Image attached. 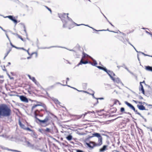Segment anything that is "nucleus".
Wrapping results in <instances>:
<instances>
[{
	"label": "nucleus",
	"instance_id": "f257e3e1",
	"mask_svg": "<svg viewBox=\"0 0 152 152\" xmlns=\"http://www.w3.org/2000/svg\"><path fill=\"white\" fill-rule=\"evenodd\" d=\"M68 13L66 14L64 13L59 15L60 18L62 21L63 27H66L67 26H69L71 23H74L77 26H80L84 25V24H78L74 22H73L72 19L68 16Z\"/></svg>",
	"mask_w": 152,
	"mask_h": 152
},
{
	"label": "nucleus",
	"instance_id": "f03ea898",
	"mask_svg": "<svg viewBox=\"0 0 152 152\" xmlns=\"http://www.w3.org/2000/svg\"><path fill=\"white\" fill-rule=\"evenodd\" d=\"M11 113V110L7 105L2 104L0 105V116L8 117Z\"/></svg>",
	"mask_w": 152,
	"mask_h": 152
},
{
	"label": "nucleus",
	"instance_id": "7ed1b4c3",
	"mask_svg": "<svg viewBox=\"0 0 152 152\" xmlns=\"http://www.w3.org/2000/svg\"><path fill=\"white\" fill-rule=\"evenodd\" d=\"M39 113V111L37 110L34 111L35 118L36 120L38 121L41 123H45L49 120V117L48 116H47L45 119L43 120H41L37 117V116L38 115V113Z\"/></svg>",
	"mask_w": 152,
	"mask_h": 152
},
{
	"label": "nucleus",
	"instance_id": "20e7f679",
	"mask_svg": "<svg viewBox=\"0 0 152 152\" xmlns=\"http://www.w3.org/2000/svg\"><path fill=\"white\" fill-rule=\"evenodd\" d=\"M89 56L87 54L83 53V56L81 59L80 62L77 64L76 66H78L82 64H86L88 63V61H83V60L86 57H88Z\"/></svg>",
	"mask_w": 152,
	"mask_h": 152
},
{
	"label": "nucleus",
	"instance_id": "39448f33",
	"mask_svg": "<svg viewBox=\"0 0 152 152\" xmlns=\"http://www.w3.org/2000/svg\"><path fill=\"white\" fill-rule=\"evenodd\" d=\"M32 102H35L37 103H38L37 104H35L32 107V108H31V110L32 111H33L34 109L37 106H42L44 107L45 106V105L43 104V105H42V103L40 102H38L36 100H32Z\"/></svg>",
	"mask_w": 152,
	"mask_h": 152
},
{
	"label": "nucleus",
	"instance_id": "423d86ee",
	"mask_svg": "<svg viewBox=\"0 0 152 152\" xmlns=\"http://www.w3.org/2000/svg\"><path fill=\"white\" fill-rule=\"evenodd\" d=\"M95 144H96V143L92 141H90L89 143H86V144L91 149H93L94 147L97 146H95Z\"/></svg>",
	"mask_w": 152,
	"mask_h": 152
},
{
	"label": "nucleus",
	"instance_id": "0eeeda50",
	"mask_svg": "<svg viewBox=\"0 0 152 152\" xmlns=\"http://www.w3.org/2000/svg\"><path fill=\"white\" fill-rule=\"evenodd\" d=\"M4 18H8L10 20H12V21L14 22V23L16 24L18 22L17 20L15 19V18L13 17V16L12 15H9L8 16H7L4 17Z\"/></svg>",
	"mask_w": 152,
	"mask_h": 152
},
{
	"label": "nucleus",
	"instance_id": "6e6552de",
	"mask_svg": "<svg viewBox=\"0 0 152 152\" xmlns=\"http://www.w3.org/2000/svg\"><path fill=\"white\" fill-rule=\"evenodd\" d=\"M124 103L125 104H126L127 105L128 107L130 108V109H132L134 111H135V108H134V107L131 104L129 103L127 101H125Z\"/></svg>",
	"mask_w": 152,
	"mask_h": 152
},
{
	"label": "nucleus",
	"instance_id": "1a4fd4ad",
	"mask_svg": "<svg viewBox=\"0 0 152 152\" xmlns=\"http://www.w3.org/2000/svg\"><path fill=\"white\" fill-rule=\"evenodd\" d=\"M20 100L23 102H28L27 98L23 96H20Z\"/></svg>",
	"mask_w": 152,
	"mask_h": 152
},
{
	"label": "nucleus",
	"instance_id": "9d476101",
	"mask_svg": "<svg viewBox=\"0 0 152 152\" xmlns=\"http://www.w3.org/2000/svg\"><path fill=\"white\" fill-rule=\"evenodd\" d=\"M51 99L56 104H58L59 105L62 106L61 105V103L57 99L54 98L53 97H51Z\"/></svg>",
	"mask_w": 152,
	"mask_h": 152
},
{
	"label": "nucleus",
	"instance_id": "9b49d317",
	"mask_svg": "<svg viewBox=\"0 0 152 152\" xmlns=\"http://www.w3.org/2000/svg\"><path fill=\"white\" fill-rule=\"evenodd\" d=\"M106 72L107 73L108 75L111 79L113 77V75H115V74L113 72L110 70H107L106 72Z\"/></svg>",
	"mask_w": 152,
	"mask_h": 152
},
{
	"label": "nucleus",
	"instance_id": "f8f14e48",
	"mask_svg": "<svg viewBox=\"0 0 152 152\" xmlns=\"http://www.w3.org/2000/svg\"><path fill=\"white\" fill-rule=\"evenodd\" d=\"M25 143H26L28 147L31 148L32 149H34V145L33 144H31L29 142L27 141H26Z\"/></svg>",
	"mask_w": 152,
	"mask_h": 152
},
{
	"label": "nucleus",
	"instance_id": "ddd939ff",
	"mask_svg": "<svg viewBox=\"0 0 152 152\" xmlns=\"http://www.w3.org/2000/svg\"><path fill=\"white\" fill-rule=\"evenodd\" d=\"M102 137H101L99 138H98V143H96V144H95V146H99L101 145L102 144Z\"/></svg>",
	"mask_w": 152,
	"mask_h": 152
},
{
	"label": "nucleus",
	"instance_id": "4468645a",
	"mask_svg": "<svg viewBox=\"0 0 152 152\" xmlns=\"http://www.w3.org/2000/svg\"><path fill=\"white\" fill-rule=\"evenodd\" d=\"M142 82L140 83V87L139 88L140 91H141L143 94H144L145 91L142 85Z\"/></svg>",
	"mask_w": 152,
	"mask_h": 152
},
{
	"label": "nucleus",
	"instance_id": "2eb2a0df",
	"mask_svg": "<svg viewBox=\"0 0 152 152\" xmlns=\"http://www.w3.org/2000/svg\"><path fill=\"white\" fill-rule=\"evenodd\" d=\"M93 136L91 137H96L99 138L102 137L100 134L97 133H95L92 134Z\"/></svg>",
	"mask_w": 152,
	"mask_h": 152
},
{
	"label": "nucleus",
	"instance_id": "dca6fc26",
	"mask_svg": "<svg viewBox=\"0 0 152 152\" xmlns=\"http://www.w3.org/2000/svg\"><path fill=\"white\" fill-rule=\"evenodd\" d=\"M112 79L113 80L114 82H116L117 83H119L121 82V81L118 78H114V77H113Z\"/></svg>",
	"mask_w": 152,
	"mask_h": 152
},
{
	"label": "nucleus",
	"instance_id": "f3484780",
	"mask_svg": "<svg viewBox=\"0 0 152 152\" xmlns=\"http://www.w3.org/2000/svg\"><path fill=\"white\" fill-rule=\"evenodd\" d=\"M51 48H65L64 47H62L55 46H51V47H43V48H41L42 49H49Z\"/></svg>",
	"mask_w": 152,
	"mask_h": 152
},
{
	"label": "nucleus",
	"instance_id": "a211bd4d",
	"mask_svg": "<svg viewBox=\"0 0 152 152\" xmlns=\"http://www.w3.org/2000/svg\"><path fill=\"white\" fill-rule=\"evenodd\" d=\"M137 107H138V108H139V109L140 110H145V107L143 105H137Z\"/></svg>",
	"mask_w": 152,
	"mask_h": 152
},
{
	"label": "nucleus",
	"instance_id": "6ab92c4d",
	"mask_svg": "<svg viewBox=\"0 0 152 152\" xmlns=\"http://www.w3.org/2000/svg\"><path fill=\"white\" fill-rule=\"evenodd\" d=\"M31 136L33 138H37V135L33 131L32 132V133L31 134Z\"/></svg>",
	"mask_w": 152,
	"mask_h": 152
},
{
	"label": "nucleus",
	"instance_id": "aec40b11",
	"mask_svg": "<svg viewBox=\"0 0 152 152\" xmlns=\"http://www.w3.org/2000/svg\"><path fill=\"white\" fill-rule=\"evenodd\" d=\"M145 69L147 71L152 72V67L149 66H145Z\"/></svg>",
	"mask_w": 152,
	"mask_h": 152
},
{
	"label": "nucleus",
	"instance_id": "412c9836",
	"mask_svg": "<svg viewBox=\"0 0 152 152\" xmlns=\"http://www.w3.org/2000/svg\"><path fill=\"white\" fill-rule=\"evenodd\" d=\"M19 124L21 128L24 129H25V128H26V127L25 126L24 124H22L20 120H19Z\"/></svg>",
	"mask_w": 152,
	"mask_h": 152
},
{
	"label": "nucleus",
	"instance_id": "4be33fe9",
	"mask_svg": "<svg viewBox=\"0 0 152 152\" xmlns=\"http://www.w3.org/2000/svg\"><path fill=\"white\" fill-rule=\"evenodd\" d=\"M107 147V146L106 145H104L102 148L100 149V151L101 152L104 151L105 150Z\"/></svg>",
	"mask_w": 152,
	"mask_h": 152
},
{
	"label": "nucleus",
	"instance_id": "5701e85b",
	"mask_svg": "<svg viewBox=\"0 0 152 152\" xmlns=\"http://www.w3.org/2000/svg\"><path fill=\"white\" fill-rule=\"evenodd\" d=\"M96 67L99 69L103 70L105 72H106V71H107V69L105 67H102L100 66H97Z\"/></svg>",
	"mask_w": 152,
	"mask_h": 152
},
{
	"label": "nucleus",
	"instance_id": "b1692460",
	"mask_svg": "<svg viewBox=\"0 0 152 152\" xmlns=\"http://www.w3.org/2000/svg\"><path fill=\"white\" fill-rule=\"evenodd\" d=\"M85 26H88L90 28H92L94 30H95L96 31H109L108 30V29H107V30H96L94 28H93L92 27H90L89 26H88V25H84Z\"/></svg>",
	"mask_w": 152,
	"mask_h": 152
},
{
	"label": "nucleus",
	"instance_id": "393cba45",
	"mask_svg": "<svg viewBox=\"0 0 152 152\" xmlns=\"http://www.w3.org/2000/svg\"><path fill=\"white\" fill-rule=\"evenodd\" d=\"M30 79L36 85H37L38 84V82H37V81H36V80L35 79L34 77H31V78Z\"/></svg>",
	"mask_w": 152,
	"mask_h": 152
},
{
	"label": "nucleus",
	"instance_id": "a878e982",
	"mask_svg": "<svg viewBox=\"0 0 152 152\" xmlns=\"http://www.w3.org/2000/svg\"><path fill=\"white\" fill-rule=\"evenodd\" d=\"M72 137L71 135H69L66 137V139L68 140H71L72 139Z\"/></svg>",
	"mask_w": 152,
	"mask_h": 152
},
{
	"label": "nucleus",
	"instance_id": "bb28decb",
	"mask_svg": "<svg viewBox=\"0 0 152 152\" xmlns=\"http://www.w3.org/2000/svg\"><path fill=\"white\" fill-rule=\"evenodd\" d=\"M67 86H68V87H71L72 88H73L74 89H75V90H77V91H80V92H85V93H87V94H89V93H88V92H87V91H79L78 90H77V89H76V88H73V87H70V86H68V85H67Z\"/></svg>",
	"mask_w": 152,
	"mask_h": 152
},
{
	"label": "nucleus",
	"instance_id": "cd10ccee",
	"mask_svg": "<svg viewBox=\"0 0 152 152\" xmlns=\"http://www.w3.org/2000/svg\"><path fill=\"white\" fill-rule=\"evenodd\" d=\"M89 63L90 64H91L92 65L94 66H96L97 64L96 61L95 60L94 61L93 63H92L91 62H90Z\"/></svg>",
	"mask_w": 152,
	"mask_h": 152
},
{
	"label": "nucleus",
	"instance_id": "c85d7f7f",
	"mask_svg": "<svg viewBox=\"0 0 152 152\" xmlns=\"http://www.w3.org/2000/svg\"><path fill=\"white\" fill-rule=\"evenodd\" d=\"M102 14H103V15L105 17V18L107 20V21L113 27H114V26L112 24V23L110 22L109 21V20H108V19H107V18L105 17V16L104 15V14H103L102 13Z\"/></svg>",
	"mask_w": 152,
	"mask_h": 152
},
{
	"label": "nucleus",
	"instance_id": "c756f323",
	"mask_svg": "<svg viewBox=\"0 0 152 152\" xmlns=\"http://www.w3.org/2000/svg\"><path fill=\"white\" fill-rule=\"evenodd\" d=\"M16 35L22 41L24 42L25 41V40L23 39V38H22V37L20 36L18 34H16Z\"/></svg>",
	"mask_w": 152,
	"mask_h": 152
},
{
	"label": "nucleus",
	"instance_id": "7c9ffc66",
	"mask_svg": "<svg viewBox=\"0 0 152 152\" xmlns=\"http://www.w3.org/2000/svg\"><path fill=\"white\" fill-rule=\"evenodd\" d=\"M15 48L17 49H21V50H26L25 49L23 48H19V47H15Z\"/></svg>",
	"mask_w": 152,
	"mask_h": 152
},
{
	"label": "nucleus",
	"instance_id": "2f4dec72",
	"mask_svg": "<svg viewBox=\"0 0 152 152\" xmlns=\"http://www.w3.org/2000/svg\"><path fill=\"white\" fill-rule=\"evenodd\" d=\"M121 66L124 67L127 70H128V69L127 67L124 64H123Z\"/></svg>",
	"mask_w": 152,
	"mask_h": 152
},
{
	"label": "nucleus",
	"instance_id": "473e14b6",
	"mask_svg": "<svg viewBox=\"0 0 152 152\" xmlns=\"http://www.w3.org/2000/svg\"><path fill=\"white\" fill-rule=\"evenodd\" d=\"M11 50V49L10 48L9 51H8L7 53L5 54V57H7V56L8 55L9 53L10 52V51Z\"/></svg>",
	"mask_w": 152,
	"mask_h": 152
},
{
	"label": "nucleus",
	"instance_id": "72a5a7b5",
	"mask_svg": "<svg viewBox=\"0 0 152 152\" xmlns=\"http://www.w3.org/2000/svg\"><path fill=\"white\" fill-rule=\"evenodd\" d=\"M25 130H27L29 131H31V132H32V131H33L28 127H26L25 128Z\"/></svg>",
	"mask_w": 152,
	"mask_h": 152
},
{
	"label": "nucleus",
	"instance_id": "f704fd0d",
	"mask_svg": "<svg viewBox=\"0 0 152 152\" xmlns=\"http://www.w3.org/2000/svg\"><path fill=\"white\" fill-rule=\"evenodd\" d=\"M66 84H67V81H66ZM56 84H60L63 86H67V85L66 84H65V85L62 84L59 82L56 83Z\"/></svg>",
	"mask_w": 152,
	"mask_h": 152
},
{
	"label": "nucleus",
	"instance_id": "c9c22d12",
	"mask_svg": "<svg viewBox=\"0 0 152 152\" xmlns=\"http://www.w3.org/2000/svg\"><path fill=\"white\" fill-rule=\"evenodd\" d=\"M45 131L47 132H50V129L48 128H47L45 129Z\"/></svg>",
	"mask_w": 152,
	"mask_h": 152
},
{
	"label": "nucleus",
	"instance_id": "e433bc0d",
	"mask_svg": "<svg viewBox=\"0 0 152 152\" xmlns=\"http://www.w3.org/2000/svg\"><path fill=\"white\" fill-rule=\"evenodd\" d=\"M125 110V109L124 107H121L120 109V111L121 112H124Z\"/></svg>",
	"mask_w": 152,
	"mask_h": 152
},
{
	"label": "nucleus",
	"instance_id": "4c0bfd02",
	"mask_svg": "<svg viewBox=\"0 0 152 152\" xmlns=\"http://www.w3.org/2000/svg\"><path fill=\"white\" fill-rule=\"evenodd\" d=\"M23 28H24V31H25V33L26 34V35L27 36V32L26 31V28H25V26H23Z\"/></svg>",
	"mask_w": 152,
	"mask_h": 152
},
{
	"label": "nucleus",
	"instance_id": "58836bf2",
	"mask_svg": "<svg viewBox=\"0 0 152 152\" xmlns=\"http://www.w3.org/2000/svg\"><path fill=\"white\" fill-rule=\"evenodd\" d=\"M7 150L9 151H12L17 152H18V151L16 150H12V149H7Z\"/></svg>",
	"mask_w": 152,
	"mask_h": 152
},
{
	"label": "nucleus",
	"instance_id": "ea45409f",
	"mask_svg": "<svg viewBox=\"0 0 152 152\" xmlns=\"http://www.w3.org/2000/svg\"><path fill=\"white\" fill-rule=\"evenodd\" d=\"M45 7L49 10V11L50 13H51V10L49 8H48V7H47V6H45Z\"/></svg>",
	"mask_w": 152,
	"mask_h": 152
},
{
	"label": "nucleus",
	"instance_id": "a19ab883",
	"mask_svg": "<svg viewBox=\"0 0 152 152\" xmlns=\"http://www.w3.org/2000/svg\"><path fill=\"white\" fill-rule=\"evenodd\" d=\"M11 1L15 2L16 3H18L19 1L18 0H10Z\"/></svg>",
	"mask_w": 152,
	"mask_h": 152
},
{
	"label": "nucleus",
	"instance_id": "79ce46f5",
	"mask_svg": "<svg viewBox=\"0 0 152 152\" xmlns=\"http://www.w3.org/2000/svg\"><path fill=\"white\" fill-rule=\"evenodd\" d=\"M10 45H11V46L12 47H13V48H15V47H16V46H14V45H13L12 44V43H11V41H10Z\"/></svg>",
	"mask_w": 152,
	"mask_h": 152
},
{
	"label": "nucleus",
	"instance_id": "37998d69",
	"mask_svg": "<svg viewBox=\"0 0 152 152\" xmlns=\"http://www.w3.org/2000/svg\"><path fill=\"white\" fill-rule=\"evenodd\" d=\"M139 53H141L143 55L145 56H150L149 55H147V54H145L144 53H143V52H140V51H139Z\"/></svg>",
	"mask_w": 152,
	"mask_h": 152
},
{
	"label": "nucleus",
	"instance_id": "c03bdc74",
	"mask_svg": "<svg viewBox=\"0 0 152 152\" xmlns=\"http://www.w3.org/2000/svg\"><path fill=\"white\" fill-rule=\"evenodd\" d=\"M0 136L3 137H4V138H6L7 137V136L5 135L2 134V135H0Z\"/></svg>",
	"mask_w": 152,
	"mask_h": 152
},
{
	"label": "nucleus",
	"instance_id": "a18cd8bd",
	"mask_svg": "<svg viewBox=\"0 0 152 152\" xmlns=\"http://www.w3.org/2000/svg\"><path fill=\"white\" fill-rule=\"evenodd\" d=\"M5 34H6V35L7 37V38H8V40H9V41H10V39L7 34V33H5Z\"/></svg>",
	"mask_w": 152,
	"mask_h": 152
},
{
	"label": "nucleus",
	"instance_id": "49530a36",
	"mask_svg": "<svg viewBox=\"0 0 152 152\" xmlns=\"http://www.w3.org/2000/svg\"><path fill=\"white\" fill-rule=\"evenodd\" d=\"M4 68L3 69V70L4 71H6L7 73V70L6 69H5V66H4Z\"/></svg>",
	"mask_w": 152,
	"mask_h": 152
},
{
	"label": "nucleus",
	"instance_id": "de8ad7c7",
	"mask_svg": "<svg viewBox=\"0 0 152 152\" xmlns=\"http://www.w3.org/2000/svg\"><path fill=\"white\" fill-rule=\"evenodd\" d=\"M138 115H140V117H141L143 119H144V117L143 116H142L140 113H139L138 114Z\"/></svg>",
	"mask_w": 152,
	"mask_h": 152
},
{
	"label": "nucleus",
	"instance_id": "09e8293b",
	"mask_svg": "<svg viewBox=\"0 0 152 152\" xmlns=\"http://www.w3.org/2000/svg\"><path fill=\"white\" fill-rule=\"evenodd\" d=\"M94 92V93H93V94H91V95L92 96H93V97L94 98H95V99H97V98H96L94 97V92Z\"/></svg>",
	"mask_w": 152,
	"mask_h": 152
},
{
	"label": "nucleus",
	"instance_id": "8fccbe9b",
	"mask_svg": "<svg viewBox=\"0 0 152 152\" xmlns=\"http://www.w3.org/2000/svg\"><path fill=\"white\" fill-rule=\"evenodd\" d=\"M124 113H126V114H129V115H130V116L131 117H132V114L130 113L129 112L127 113V112H125Z\"/></svg>",
	"mask_w": 152,
	"mask_h": 152
},
{
	"label": "nucleus",
	"instance_id": "3c124183",
	"mask_svg": "<svg viewBox=\"0 0 152 152\" xmlns=\"http://www.w3.org/2000/svg\"><path fill=\"white\" fill-rule=\"evenodd\" d=\"M138 98L140 99H143L142 97L141 96H138Z\"/></svg>",
	"mask_w": 152,
	"mask_h": 152
},
{
	"label": "nucleus",
	"instance_id": "603ef678",
	"mask_svg": "<svg viewBox=\"0 0 152 152\" xmlns=\"http://www.w3.org/2000/svg\"><path fill=\"white\" fill-rule=\"evenodd\" d=\"M77 152H83V151L80 150H78L77 151Z\"/></svg>",
	"mask_w": 152,
	"mask_h": 152
},
{
	"label": "nucleus",
	"instance_id": "864d4df0",
	"mask_svg": "<svg viewBox=\"0 0 152 152\" xmlns=\"http://www.w3.org/2000/svg\"><path fill=\"white\" fill-rule=\"evenodd\" d=\"M132 75H133V72H131L130 71H129V69H128V70H127Z\"/></svg>",
	"mask_w": 152,
	"mask_h": 152
},
{
	"label": "nucleus",
	"instance_id": "5fc2aeb1",
	"mask_svg": "<svg viewBox=\"0 0 152 152\" xmlns=\"http://www.w3.org/2000/svg\"><path fill=\"white\" fill-rule=\"evenodd\" d=\"M36 54V57H37V53L36 52H35V53H32V54H31V55H32V54Z\"/></svg>",
	"mask_w": 152,
	"mask_h": 152
},
{
	"label": "nucleus",
	"instance_id": "6e6d98bb",
	"mask_svg": "<svg viewBox=\"0 0 152 152\" xmlns=\"http://www.w3.org/2000/svg\"><path fill=\"white\" fill-rule=\"evenodd\" d=\"M136 113V114H137L138 115L139 113H139L137 111V110H135V111H134Z\"/></svg>",
	"mask_w": 152,
	"mask_h": 152
},
{
	"label": "nucleus",
	"instance_id": "4d7b16f0",
	"mask_svg": "<svg viewBox=\"0 0 152 152\" xmlns=\"http://www.w3.org/2000/svg\"><path fill=\"white\" fill-rule=\"evenodd\" d=\"M133 101L136 104H137V103H138V102L137 101L135 100H133Z\"/></svg>",
	"mask_w": 152,
	"mask_h": 152
},
{
	"label": "nucleus",
	"instance_id": "13d9d810",
	"mask_svg": "<svg viewBox=\"0 0 152 152\" xmlns=\"http://www.w3.org/2000/svg\"><path fill=\"white\" fill-rule=\"evenodd\" d=\"M146 33H147V34H150L152 37V34H151L149 32H148V31H146Z\"/></svg>",
	"mask_w": 152,
	"mask_h": 152
},
{
	"label": "nucleus",
	"instance_id": "bf43d9fd",
	"mask_svg": "<svg viewBox=\"0 0 152 152\" xmlns=\"http://www.w3.org/2000/svg\"><path fill=\"white\" fill-rule=\"evenodd\" d=\"M29 50V49H28V50H25V51H26V52H27V53H28V54L29 55H30V53H29V52H28V50Z\"/></svg>",
	"mask_w": 152,
	"mask_h": 152
},
{
	"label": "nucleus",
	"instance_id": "052dcab7",
	"mask_svg": "<svg viewBox=\"0 0 152 152\" xmlns=\"http://www.w3.org/2000/svg\"><path fill=\"white\" fill-rule=\"evenodd\" d=\"M137 58H138V61H140V58H139V54H137Z\"/></svg>",
	"mask_w": 152,
	"mask_h": 152
},
{
	"label": "nucleus",
	"instance_id": "680f3d73",
	"mask_svg": "<svg viewBox=\"0 0 152 152\" xmlns=\"http://www.w3.org/2000/svg\"><path fill=\"white\" fill-rule=\"evenodd\" d=\"M28 76V77L29 78V79H31V76L29 75H27Z\"/></svg>",
	"mask_w": 152,
	"mask_h": 152
},
{
	"label": "nucleus",
	"instance_id": "e2e57ef3",
	"mask_svg": "<svg viewBox=\"0 0 152 152\" xmlns=\"http://www.w3.org/2000/svg\"><path fill=\"white\" fill-rule=\"evenodd\" d=\"M133 47V48H134V50H136V51L137 53H139V51H138L136 50V49L134 47Z\"/></svg>",
	"mask_w": 152,
	"mask_h": 152
},
{
	"label": "nucleus",
	"instance_id": "0e129e2a",
	"mask_svg": "<svg viewBox=\"0 0 152 152\" xmlns=\"http://www.w3.org/2000/svg\"><path fill=\"white\" fill-rule=\"evenodd\" d=\"M128 43L131 45V46H132L133 47H134V46L129 42L128 41Z\"/></svg>",
	"mask_w": 152,
	"mask_h": 152
},
{
	"label": "nucleus",
	"instance_id": "69168bd1",
	"mask_svg": "<svg viewBox=\"0 0 152 152\" xmlns=\"http://www.w3.org/2000/svg\"><path fill=\"white\" fill-rule=\"evenodd\" d=\"M104 99L103 98H98L97 99Z\"/></svg>",
	"mask_w": 152,
	"mask_h": 152
},
{
	"label": "nucleus",
	"instance_id": "338daca9",
	"mask_svg": "<svg viewBox=\"0 0 152 152\" xmlns=\"http://www.w3.org/2000/svg\"><path fill=\"white\" fill-rule=\"evenodd\" d=\"M7 74L10 78L11 77L10 75L7 72Z\"/></svg>",
	"mask_w": 152,
	"mask_h": 152
},
{
	"label": "nucleus",
	"instance_id": "774afa93",
	"mask_svg": "<svg viewBox=\"0 0 152 152\" xmlns=\"http://www.w3.org/2000/svg\"><path fill=\"white\" fill-rule=\"evenodd\" d=\"M150 86H151V88H152V82H151V83Z\"/></svg>",
	"mask_w": 152,
	"mask_h": 152
}]
</instances>
